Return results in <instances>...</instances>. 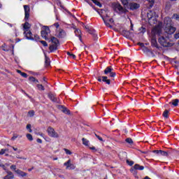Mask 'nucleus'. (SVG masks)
<instances>
[{
	"label": "nucleus",
	"instance_id": "obj_6",
	"mask_svg": "<svg viewBox=\"0 0 179 179\" xmlns=\"http://www.w3.org/2000/svg\"><path fill=\"white\" fill-rule=\"evenodd\" d=\"M48 41L52 43L49 46L50 52H54V51H57V50H58V45H59V40H58V38L55 36H52Z\"/></svg>",
	"mask_w": 179,
	"mask_h": 179
},
{
	"label": "nucleus",
	"instance_id": "obj_25",
	"mask_svg": "<svg viewBox=\"0 0 179 179\" xmlns=\"http://www.w3.org/2000/svg\"><path fill=\"white\" fill-rule=\"evenodd\" d=\"M50 58L47 57V55H45V66H50Z\"/></svg>",
	"mask_w": 179,
	"mask_h": 179
},
{
	"label": "nucleus",
	"instance_id": "obj_57",
	"mask_svg": "<svg viewBox=\"0 0 179 179\" xmlns=\"http://www.w3.org/2000/svg\"><path fill=\"white\" fill-rule=\"evenodd\" d=\"M53 26H55L56 29H58V27H59V23L58 22H55Z\"/></svg>",
	"mask_w": 179,
	"mask_h": 179
},
{
	"label": "nucleus",
	"instance_id": "obj_2",
	"mask_svg": "<svg viewBox=\"0 0 179 179\" xmlns=\"http://www.w3.org/2000/svg\"><path fill=\"white\" fill-rule=\"evenodd\" d=\"M30 27H31V25H30V23L28 22H25L24 24H23V34L24 37L27 40H30L31 41H38L40 36L38 34H35L33 37V33H31Z\"/></svg>",
	"mask_w": 179,
	"mask_h": 179
},
{
	"label": "nucleus",
	"instance_id": "obj_27",
	"mask_svg": "<svg viewBox=\"0 0 179 179\" xmlns=\"http://www.w3.org/2000/svg\"><path fill=\"white\" fill-rule=\"evenodd\" d=\"M92 2L93 3H94V5H96L99 8H103V4H101V3H100L99 1H92Z\"/></svg>",
	"mask_w": 179,
	"mask_h": 179
},
{
	"label": "nucleus",
	"instance_id": "obj_31",
	"mask_svg": "<svg viewBox=\"0 0 179 179\" xmlns=\"http://www.w3.org/2000/svg\"><path fill=\"white\" fill-rule=\"evenodd\" d=\"M101 19L103 20V23L107 26V27H111V25H110V23H108L106 19H104V17L103 15H101Z\"/></svg>",
	"mask_w": 179,
	"mask_h": 179
},
{
	"label": "nucleus",
	"instance_id": "obj_38",
	"mask_svg": "<svg viewBox=\"0 0 179 179\" xmlns=\"http://www.w3.org/2000/svg\"><path fill=\"white\" fill-rule=\"evenodd\" d=\"M172 19L179 21V14L174 13L172 16Z\"/></svg>",
	"mask_w": 179,
	"mask_h": 179
},
{
	"label": "nucleus",
	"instance_id": "obj_30",
	"mask_svg": "<svg viewBox=\"0 0 179 179\" xmlns=\"http://www.w3.org/2000/svg\"><path fill=\"white\" fill-rule=\"evenodd\" d=\"M82 141L85 146H89V141L87 138H83Z\"/></svg>",
	"mask_w": 179,
	"mask_h": 179
},
{
	"label": "nucleus",
	"instance_id": "obj_41",
	"mask_svg": "<svg viewBox=\"0 0 179 179\" xmlns=\"http://www.w3.org/2000/svg\"><path fill=\"white\" fill-rule=\"evenodd\" d=\"M34 114H35V112L33 110H29L28 112V115H29V117H34Z\"/></svg>",
	"mask_w": 179,
	"mask_h": 179
},
{
	"label": "nucleus",
	"instance_id": "obj_23",
	"mask_svg": "<svg viewBox=\"0 0 179 179\" xmlns=\"http://www.w3.org/2000/svg\"><path fill=\"white\" fill-rule=\"evenodd\" d=\"M171 6H173L171 1H167L165 6V10H170V9H171Z\"/></svg>",
	"mask_w": 179,
	"mask_h": 179
},
{
	"label": "nucleus",
	"instance_id": "obj_33",
	"mask_svg": "<svg viewBox=\"0 0 179 179\" xmlns=\"http://www.w3.org/2000/svg\"><path fill=\"white\" fill-rule=\"evenodd\" d=\"M86 2H87V3H88V5H90V6H91V8H93L94 10H96V6H94L93 5V3H92V1H87Z\"/></svg>",
	"mask_w": 179,
	"mask_h": 179
},
{
	"label": "nucleus",
	"instance_id": "obj_34",
	"mask_svg": "<svg viewBox=\"0 0 179 179\" xmlns=\"http://www.w3.org/2000/svg\"><path fill=\"white\" fill-rule=\"evenodd\" d=\"M162 115L164 118H169V110H165Z\"/></svg>",
	"mask_w": 179,
	"mask_h": 179
},
{
	"label": "nucleus",
	"instance_id": "obj_59",
	"mask_svg": "<svg viewBox=\"0 0 179 179\" xmlns=\"http://www.w3.org/2000/svg\"><path fill=\"white\" fill-rule=\"evenodd\" d=\"M36 142H37L38 143H43V140H41V138H37V139H36Z\"/></svg>",
	"mask_w": 179,
	"mask_h": 179
},
{
	"label": "nucleus",
	"instance_id": "obj_42",
	"mask_svg": "<svg viewBox=\"0 0 179 179\" xmlns=\"http://www.w3.org/2000/svg\"><path fill=\"white\" fill-rule=\"evenodd\" d=\"M24 20H29V18L30 17V13H24Z\"/></svg>",
	"mask_w": 179,
	"mask_h": 179
},
{
	"label": "nucleus",
	"instance_id": "obj_37",
	"mask_svg": "<svg viewBox=\"0 0 179 179\" xmlns=\"http://www.w3.org/2000/svg\"><path fill=\"white\" fill-rule=\"evenodd\" d=\"M67 55L71 57V58H72L73 59H76V55H75L73 53H71V52H67Z\"/></svg>",
	"mask_w": 179,
	"mask_h": 179
},
{
	"label": "nucleus",
	"instance_id": "obj_47",
	"mask_svg": "<svg viewBox=\"0 0 179 179\" xmlns=\"http://www.w3.org/2000/svg\"><path fill=\"white\" fill-rule=\"evenodd\" d=\"M96 10V12H97V13H98L99 15H100V16H103V15H101V13H103V10H104V9H101V12H99L100 9H97V8H96V10Z\"/></svg>",
	"mask_w": 179,
	"mask_h": 179
},
{
	"label": "nucleus",
	"instance_id": "obj_21",
	"mask_svg": "<svg viewBox=\"0 0 179 179\" xmlns=\"http://www.w3.org/2000/svg\"><path fill=\"white\" fill-rule=\"evenodd\" d=\"M178 103H179V99H173L172 101L169 103V104H172L173 107H177L178 106Z\"/></svg>",
	"mask_w": 179,
	"mask_h": 179
},
{
	"label": "nucleus",
	"instance_id": "obj_36",
	"mask_svg": "<svg viewBox=\"0 0 179 179\" xmlns=\"http://www.w3.org/2000/svg\"><path fill=\"white\" fill-rule=\"evenodd\" d=\"M125 142H127V143H129V145H132V143H134V141H132V138H126Z\"/></svg>",
	"mask_w": 179,
	"mask_h": 179
},
{
	"label": "nucleus",
	"instance_id": "obj_15",
	"mask_svg": "<svg viewBox=\"0 0 179 179\" xmlns=\"http://www.w3.org/2000/svg\"><path fill=\"white\" fill-rule=\"evenodd\" d=\"M151 47H153L154 48H160L159 46V44L157 43V39L156 38V36H152L151 38Z\"/></svg>",
	"mask_w": 179,
	"mask_h": 179
},
{
	"label": "nucleus",
	"instance_id": "obj_24",
	"mask_svg": "<svg viewBox=\"0 0 179 179\" xmlns=\"http://www.w3.org/2000/svg\"><path fill=\"white\" fill-rule=\"evenodd\" d=\"M159 156H164V157H169V152L159 150Z\"/></svg>",
	"mask_w": 179,
	"mask_h": 179
},
{
	"label": "nucleus",
	"instance_id": "obj_53",
	"mask_svg": "<svg viewBox=\"0 0 179 179\" xmlns=\"http://www.w3.org/2000/svg\"><path fill=\"white\" fill-rule=\"evenodd\" d=\"M19 136L17 134H14L13 136V137L11 138V141H15V139H17V138Z\"/></svg>",
	"mask_w": 179,
	"mask_h": 179
},
{
	"label": "nucleus",
	"instance_id": "obj_40",
	"mask_svg": "<svg viewBox=\"0 0 179 179\" xmlns=\"http://www.w3.org/2000/svg\"><path fill=\"white\" fill-rule=\"evenodd\" d=\"M27 138L28 141H33V136L30 134H27Z\"/></svg>",
	"mask_w": 179,
	"mask_h": 179
},
{
	"label": "nucleus",
	"instance_id": "obj_46",
	"mask_svg": "<svg viewBox=\"0 0 179 179\" xmlns=\"http://www.w3.org/2000/svg\"><path fill=\"white\" fill-rule=\"evenodd\" d=\"M64 152H65L66 155H72V152H71V150H69L66 148H64Z\"/></svg>",
	"mask_w": 179,
	"mask_h": 179
},
{
	"label": "nucleus",
	"instance_id": "obj_48",
	"mask_svg": "<svg viewBox=\"0 0 179 179\" xmlns=\"http://www.w3.org/2000/svg\"><path fill=\"white\" fill-rule=\"evenodd\" d=\"M83 28L87 30V33L92 29V28L89 27L87 25H84Z\"/></svg>",
	"mask_w": 179,
	"mask_h": 179
},
{
	"label": "nucleus",
	"instance_id": "obj_9",
	"mask_svg": "<svg viewBox=\"0 0 179 179\" xmlns=\"http://www.w3.org/2000/svg\"><path fill=\"white\" fill-rule=\"evenodd\" d=\"M50 33L51 31L50 30V28L47 26H44L43 30L41 31L42 38H44V40H46V41H48V40H50V38H48V34H50Z\"/></svg>",
	"mask_w": 179,
	"mask_h": 179
},
{
	"label": "nucleus",
	"instance_id": "obj_58",
	"mask_svg": "<svg viewBox=\"0 0 179 179\" xmlns=\"http://www.w3.org/2000/svg\"><path fill=\"white\" fill-rule=\"evenodd\" d=\"M148 48L146 47V46H144L143 49V51H144V52H148Z\"/></svg>",
	"mask_w": 179,
	"mask_h": 179
},
{
	"label": "nucleus",
	"instance_id": "obj_28",
	"mask_svg": "<svg viewBox=\"0 0 179 179\" xmlns=\"http://www.w3.org/2000/svg\"><path fill=\"white\" fill-rule=\"evenodd\" d=\"M122 36H124V37H128V36H129V31H127L125 29H123L122 31Z\"/></svg>",
	"mask_w": 179,
	"mask_h": 179
},
{
	"label": "nucleus",
	"instance_id": "obj_5",
	"mask_svg": "<svg viewBox=\"0 0 179 179\" xmlns=\"http://www.w3.org/2000/svg\"><path fill=\"white\" fill-rule=\"evenodd\" d=\"M158 43H159L160 45L162 47H173L174 43L170 41V38L169 36H161L158 38Z\"/></svg>",
	"mask_w": 179,
	"mask_h": 179
},
{
	"label": "nucleus",
	"instance_id": "obj_12",
	"mask_svg": "<svg viewBox=\"0 0 179 179\" xmlns=\"http://www.w3.org/2000/svg\"><path fill=\"white\" fill-rule=\"evenodd\" d=\"M48 97L52 101V103H57V104H59V99L57 97V95L55 94H52V92H49L48 94Z\"/></svg>",
	"mask_w": 179,
	"mask_h": 179
},
{
	"label": "nucleus",
	"instance_id": "obj_64",
	"mask_svg": "<svg viewBox=\"0 0 179 179\" xmlns=\"http://www.w3.org/2000/svg\"><path fill=\"white\" fill-rule=\"evenodd\" d=\"M143 179H151L149 176H145Z\"/></svg>",
	"mask_w": 179,
	"mask_h": 179
},
{
	"label": "nucleus",
	"instance_id": "obj_50",
	"mask_svg": "<svg viewBox=\"0 0 179 179\" xmlns=\"http://www.w3.org/2000/svg\"><path fill=\"white\" fill-rule=\"evenodd\" d=\"M152 153H155V155H157V156H159V155L160 153V150H152Z\"/></svg>",
	"mask_w": 179,
	"mask_h": 179
},
{
	"label": "nucleus",
	"instance_id": "obj_20",
	"mask_svg": "<svg viewBox=\"0 0 179 179\" xmlns=\"http://www.w3.org/2000/svg\"><path fill=\"white\" fill-rule=\"evenodd\" d=\"M15 178V175L10 171H7V176H6L3 179H13Z\"/></svg>",
	"mask_w": 179,
	"mask_h": 179
},
{
	"label": "nucleus",
	"instance_id": "obj_32",
	"mask_svg": "<svg viewBox=\"0 0 179 179\" xmlns=\"http://www.w3.org/2000/svg\"><path fill=\"white\" fill-rule=\"evenodd\" d=\"M24 13H30V7L27 5L24 6Z\"/></svg>",
	"mask_w": 179,
	"mask_h": 179
},
{
	"label": "nucleus",
	"instance_id": "obj_18",
	"mask_svg": "<svg viewBox=\"0 0 179 179\" xmlns=\"http://www.w3.org/2000/svg\"><path fill=\"white\" fill-rule=\"evenodd\" d=\"M136 170H140V171H142L143 170H145V166L136 164L131 171H134L135 173V171H136Z\"/></svg>",
	"mask_w": 179,
	"mask_h": 179
},
{
	"label": "nucleus",
	"instance_id": "obj_45",
	"mask_svg": "<svg viewBox=\"0 0 179 179\" xmlns=\"http://www.w3.org/2000/svg\"><path fill=\"white\" fill-rule=\"evenodd\" d=\"M6 152H8V149H1L0 151V156H2V155H5Z\"/></svg>",
	"mask_w": 179,
	"mask_h": 179
},
{
	"label": "nucleus",
	"instance_id": "obj_22",
	"mask_svg": "<svg viewBox=\"0 0 179 179\" xmlns=\"http://www.w3.org/2000/svg\"><path fill=\"white\" fill-rule=\"evenodd\" d=\"M57 6H60V8H62V9H64V10H65L67 13H71V12H69L66 8L65 6H64V5H62V3L61 1H58L57 3Z\"/></svg>",
	"mask_w": 179,
	"mask_h": 179
},
{
	"label": "nucleus",
	"instance_id": "obj_29",
	"mask_svg": "<svg viewBox=\"0 0 179 179\" xmlns=\"http://www.w3.org/2000/svg\"><path fill=\"white\" fill-rule=\"evenodd\" d=\"M36 87H38V90H41L42 92H44V90H45V88H44L43 85L41 84L36 85Z\"/></svg>",
	"mask_w": 179,
	"mask_h": 179
},
{
	"label": "nucleus",
	"instance_id": "obj_26",
	"mask_svg": "<svg viewBox=\"0 0 179 179\" xmlns=\"http://www.w3.org/2000/svg\"><path fill=\"white\" fill-rule=\"evenodd\" d=\"M75 35L76 37H79V36H82V31L79 29H76L74 31Z\"/></svg>",
	"mask_w": 179,
	"mask_h": 179
},
{
	"label": "nucleus",
	"instance_id": "obj_56",
	"mask_svg": "<svg viewBox=\"0 0 179 179\" xmlns=\"http://www.w3.org/2000/svg\"><path fill=\"white\" fill-rule=\"evenodd\" d=\"M10 169L11 170H15V171H16V165H11L10 166Z\"/></svg>",
	"mask_w": 179,
	"mask_h": 179
},
{
	"label": "nucleus",
	"instance_id": "obj_11",
	"mask_svg": "<svg viewBox=\"0 0 179 179\" xmlns=\"http://www.w3.org/2000/svg\"><path fill=\"white\" fill-rule=\"evenodd\" d=\"M151 33L152 34V37H156V36H158V37H161L162 33V27L160 26L155 27L152 29Z\"/></svg>",
	"mask_w": 179,
	"mask_h": 179
},
{
	"label": "nucleus",
	"instance_id": "obj_63",
	"mask_svg": "<svg viewBox=\"0 0 179 179\" xmlns=\"http://www.w3.org/2000/svg\"><path fill=\"white\" fill-rule=\"evenodd\" d=\"M78 38L80 41V43H83V41L82 40V35L78 36Z\"/></svg>",
	"mask_w": 179,
	"mask_h": 179
},
{
	"label": "nucleus",
	"instance_id": "obj_4",
	"mask_svg": "<svg viewBox=\"0 0 179 179\" xmlns=\"http://www.w3.org/2000/svg\"><path fill=\"white\" fill-rule=\"evenodd\" d=\"M124 8H127V10H138L141 8V4L134 2H129L128 1H122Z\"/></svg>",
	"mask_w": 179,
	"mask_h": 179
},
{
	"label": "nucleus",
	"instance_id": "obj_60",
	"mask_svg": "<svg viewBox=\"0 0 179 179\" xmlns=\"http://www.w3.org/2000/svg\"><path fill=\"white\" fill-rule=\"evenodd\" d=\"M90 150H94L95 152H97V150H96V147L92 146L91 148H90Z\"/></svg>",
	"mask_w": 179,
	"mask_h": 179
},
{
	"label": "nucleus",
	"instance_id": "obj_10",
	"mask_svg": "<svg viewBox=\"0 0 179 179\" xmlns=\"http://www.w3.org/2000/svg\"><path fill=\"white\" fill-rule=\"evenodd\" d=\"M47 133L50 138H59V134L51 126L48 127Z\"/></svg>",
	"mask_w": 179,
	"mask_h": 179
},
{
	"label": "nucleus",
	"instance_id": "obj_49",
	"mask_svg": "<svg viewBox=\"0 0 179 179\" xmlns=\"http://www.w3.org/2000/svg\"><path fill=\"white\" fill-rule=\"evenodd\" d=\"M96 138H97V139H99V141H100L101 142H103V138L100 137V136L97 135V134H94Z\"/></svg>",
	"mask_w": 179,
	"mask_h": 179
},
{
	"label": "nucleus",
	"instance_id": "obj_62",
	"mask_svg": "<svg viewBox=\"0 0 179 179\" xmlns=\"http://www.w3.org/2000/svg\"><path fill=\"white\" fill-rule=\"evenodd\" d=\"M17 159H21L22 160H27V158L22 157H17Z\"/></svg>",
	"mask_w": 179,
	"mask_h": 179
},
{
	"label": "nucleus",
	"instance_id": "obj_3",
	"mask_svg": "<svg viewBox=\"0 0 179 179\" xmlns=\"http://www.w3.org/2000/svg\"><path fill=\"white\" fill-rule=\"evenodd\" d=\"M164 30L167 34H174L177 29L174 27V22L170 17H166L164 20Z\"/></svg>",
	"mask_w": 179,
	"mask_h": 179
},
{
	"label": "nucleus",
	"instance_id": "obj_19",
	"mask_svg": "<svg viewBox=\"0 0 179 179\" xmlns=\"http://www.w3.org/2000/svg\"><path fill=\"white\" fill-rule=\"evenodd\" d=\"M15 173L17 174V176H19V177H26V176H27V173L23 172L20 169L15 170Z\"/></svg>",
	"mask_w": 179,
	"mask_h": 179
},
{
	"label": "nucleus",
	"instance_id": "obj_61",
	"mask_svg": "<svg viewBox=\"0 0 179 179\" xmlns=\"http://www.w3.org/2000/svg\"><path fill=\"white\" fill-rule=\"evenodd\" d=\"M130 29H131L132 31H134V24H132V22H131Z\"/></svg>",
	"mask_w": 179,
	"mask_h": 179
},
{
	"label": "nucleus",
	"instance_id": "obj_7",
	"mask_svg": "<svg viewBox=\"0 0 179 179\" xmlns=\"http://www.w3.org/2000/svg\"><path fill=\"white\" fill-rule=\"evenodd\" d=\"M111 7L115 12H119L120 13H128V10L125 7H122L120 3L113 2L111 4Z\"/></svg>",
	"mask_w": 179,
	"mask_h": 179
},
{
	"label": "nucleus",
	"instance_id": "obj_43",
	"mask_svg": "<svg viewBox=\"0 0 179 179\" xmlns=\"http://www.w3.org/2000/svg\"><path fill=\"white\" fill-rule=\"evenodd\" d=\"M126 162L127 163V164L129 166H134V161H129V159H127L126 160Z\"/></svg>",
	"mask_w": 179,
	"mask_h": 179
},
{
	"label": "nucleus",
	"instance_id": "obj_52",
	"mask_svg": "<svg viewBox=\"0 0 179 179\" xmlns=\"http://www.w3.org/2000/svg\"><path fill=\"white\" fill-rule=\"evenodd\" d=\"M29 80H30L31 82H36V78H34L33 76H30L29 78Z\"/></svg>",
	"mask_w": 179,
	"mask_h": 179
},
{
	"label": "nucleus",
	"instance_id": "obj_54",
	"mask_svg": "<svg viewBox=\"0 0 179 179\" xmlns=\"http://www.w3.org/2000/svg\"><path fill=\"white\" fill-rule=\"evenodd\" d=\"M137 45H138L140 47H142L143 48H144V47H145V43H143L139 42L137 43Z\"/></svg>",
	"mask_w": 179,
	"mask_h": 179
},
{
	"label": "nucleus",
	"instance_id": "obj_35",
	"mask_svg": "<svg viewBox=\"0 0 179 179\" xmlns=\"http://www.w3.org/2000/svg\"><path fill=\"white\" fill-rule=\"evenodd\" d=\"M153 5H155V1H150L148 3V9H152Z\"/></svg>",
	"mask_w": 179,
	"mask_h": 179
},
{
	"label": "nucleus",
	"instance_id": "obj_8",
	"mask_svg": "<svg viewBox=\"0 0 179 179\" xmlns=\"http://www.w3.org/2000/svg\"><path fill=\"white\" fill-rule=\"evenodd\" d=\"M147 17L148 18V22L150 24H155L156 23V19L157 17H159V15H156L155 12L150 11L148 13H147Z\"/></svg>",
	"mask_w": 179,
	"mask_h": 179
},
{
	"label": "nucleus",
	"instance_id": "obj_13",
	"mask_svg": "<svg viewBox=\"0 0 179 179\" xmlns=\"http://www.w3.org/2000/svg\"><path fill=\"white\" fill-rule=\"evenodd\" d=\"M55 36L57 38H64V37H66V32L65 30L59 29V32L58 31H56Z\"/></svg>",
	"mask_w": 179,
	"mask_h": 179
},
{
	"label": "nucleus",
	"instance_id": "obj_16",
	"mask_svg": "<svg viewBox=\"0 0 179 179\" xmlns=\"http://www.w3.org/2000/svg\"><path fill=\"white\" fill-rule=\"evenodd\" d=\"M59 110H61L64 114H66L67 115H71V110L69 109H67L65 106L59 105L58 106Z\"/></svg>",
	"mask_w": 179,
	"mask_h": 179
},
{
	"label": "nucleus",
	"instance_id": "obj_1",
	"mask_svg": "<svg viewBox=\"0 0 179 179\" xmlns=\"http://www.w3.org/2000/svg\"><path fill=\"white\" fill-rule=\"evenodd\" d=\"M103 73L104 75H108V76H99L96 77V80L100 83L103 82V83H106V85H108V86H110L111 81L115 80V78L117 76V73L114 71V68L111 66H108L104 69Z\"/></svg>",
	"mask_w": 179,
	"mask_h": 179
},
{
	"label": "nucleus",
	"instance_id": "obj_39",
	"mask_svg": "<svg viewBox=\"0 0 179 179\" xmlns=\"http://www.w3.org/2000/svg\"><path fill=\"white\" fill-rule=\"evenodd\" d=\"M38 41H40L43 45V47H48V43H47L45 41H40V39H38Z\"/></svg>",
	"mask_w": 179,
	"mask_h": 179
},
{
	"label": "nucleus",
	"instance_id": "obj_17",
	"mask_svg": "<svg viewBox=\"0 0 179 179\" xmlns=\"http://www.w3.org/2000/svg\"><path fill=\"white\" fill-rule=\"evenodd\" d=\"M88 33L89 34H91V36H92L94 40H97V38H99V37L97 36V33L96 32V29L91 28Z\"/></svg>",
	"mask_w": 179,
	"mask_h": 179
},
{
	"label": "nucleus",
	"instance_id": "obj_44",
	"mask_svg": "<svg viewBox=\"0 0 179 179\" xmlns=\"http://www.w3.org/2000/svg\"><path fill=\"white\" fill-rule=\"evenodd\" d=\"M27 129H28L29 132H30L31 134V132H33V130H31V124H28L27 125Z\"/></svg>",
	"mask_w": 179,
	"mask_h": 179
},
{
	"label": "nucleus",
	"instance_id": "obj_51",
	"mask_svg": "<svg viewBox=\"0 0 179 179\" xmlns=\"http://www.w3.org/2000/svg\"><path fill=\"white\" fill-rule=\"evenodd\" d=\"M140 31H141V33H146V28L141 27L140 28Z\"/></svg>",
	"mask_w": 179,
	"mask_h": 179
},
{
	"label": "nucleus",
	"instance_id": "obj_14",
	"mask_svg": "<svg viewBox=\"0 0 179 179\" xmlns=\"http://www.w3.org/2000/svg\"><path fill=\"white\" fill-rule=\"evenodd\" d=\"M64 166H66V170H75L76 166L73 164L71 163V159H69L64 164Z\"/></svg>",
	"mask_w": 179,
	"mask_h": 179
},
{
	"label": "nucleus",
	"instance_id": "obj_55",
	"mask_svg": "<svg viewBox=\"0 0 179 179\" xmlns=\"http://www.w3.org/2000/svg\"><path fill=\"white\" fill-rule=\"evenodd\" d=\"M21 76H22V78H27V73H21Z\"/></svg>",
	"mask_w": 179,
	"mask_h": 179
}]
</instances>
